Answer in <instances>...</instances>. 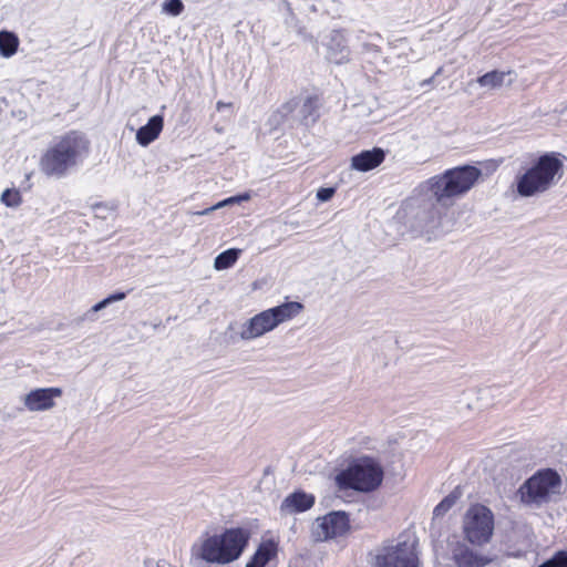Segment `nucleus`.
Masks as SVG:
<instances>
[{
	"label": "nucleus",
	"mask_w": 567,
	"mask_h": 567,
	"mask_svg": "<svg viewBox=\"0 0 567 567\" xmlns=\"http://www.w3.org/2000/svg\"><path fill=\"white\" fill-rule=\"evenodd\" d=\"M234 199H235V203L238 204V203H241V202L250 199V194L249 193H244V194L234 196Z\"/></svg>",
	"instance_id": "32"
},
{
	"label": "nucleus",
	"mask_w": 567,
	"mask_h": 567,
	"mask_svg": "<svg viewBox=\"0 0 567 567\" xmlns=\"http://www.w3.org/2000/svg\"><path fill=\"white\" fill-rule=\"evenodd\" d=\"M442 72H443V66H440V68L434 72L433 76H434V78H436V76L441 75V74H442Z\"/></svg>",
	"instance_id": "36"
},
{
	"label": "nucleus",
	"mask_w": 567,
	"mask_h": 567,
	"mask_svg": "<svg viewBox=\"0 0 567 567\" xmlns=\"http://www.w3.org/2000/svg\"><path fill=\"white\" fill-rule=\"evenodd\" d=\"M164 126L162 115L152 116L148 122L136 132V141L141 146H147L154 142L161 134Z\"/></svg>",
	"instance_id": "17"
},
{
	"label": "nucleus",
	"mask_w": 567,
	"mask_h": 567,
	"mask_svg": "<svg viewBox=\"0 0 567 567\" xmlns=\"http://www.w3.org/2000/svg\"><path fill=\"white\" fill-rule=\"evenodd\" d=\"M240 254L239 249L230 248L220 252L214 260V267L217 270L230 268L238 259Z\"/></svg>",
	"instance_id": "22"
},
{
	"label": "nucleus",
	"mask_w": 567,
	"mask_h": 567,
	"mask_svg": "<svg viewBox=\"0 0 567 567\" xmlns=\"http://www.w3.org/2000/svg\"><path fill=\"white\" fill-rule=\"evenodd\" d=\"M436 204L431 195L421 196L415 188L414 195L403 203L401 214L411 228L422 231L436 225L439 218Z\"/></svg>",
	"instance_id": "8"
},
{
	"label": "nucleus",
	"mask_w": 567,
	"mask_h": 567,
	"mask_svg": "<svg viewBox=\"0 0 567 567\" xmlns=\"http://www.w3.org/2000/svg\"><path fill=\"white\" fill-rule=\"evenodd\" d=\"M453 557L458 567H484L489 563V559L475 554L466 546H460L456 548Z\"/></svg>",
	"instance_id": "18"
},
{
	"label": "nucleus",
	"mask_w": 567,
	"mask_h": 567,
	"mask_svg": "<svg viewBox=\"0 0 567 567\" xmlns=\"http://www.w3.org/2000/svg\"><path fill=\"white\" fill-rule=\"evenodd\" d=\"M384 158L385 152L380 147L365 150L352 156L351 168L359 172H369L381 165Z\"/></svg>",
	"instance_id": "16"
},
{
	"label": "nucleus",
	"mask_w": 567,
	"mask_h": 567,
	"mask_svg": "<svg viewBox=\"0 0 567 567\" xmlns=\"http://www.w3.org/2000/svg\"><path fill=\"white\" fill-rule=\"evenodd\" d=\"M90 142L78 131H70L51 145L40 159V168L47 176L63 177L87 154Z\"/></svg>",
	"instance_id": "3"
},
{
	"label": "nucleus",
	"mask_w": 567,
	"mask_h": 567,
	"mask_svg": "<svg viewBox=\"0 0 567 567\" xmlns=\"http://www.w3.org/2000/svg\"><path fill=\"white\" fill-rule=\"evenodd\" d=\"M434 80H435V78L432 75L431 78L423 80L421 82V86L432 85Z\"/></svg>",
	"instance_id": "35"
},
{
	"label": "nucleus",
	"mask_w": 567,
	"mask_h": 567,
	"mask_svg": "<svg viewBox=\"0 0 567 567\" xmlns=\"http://www.w3.org/2000/svg\"><path fill=\"white\" fill-rule=\"evenodd\" d=\"M277 554V546L272 540L264 542L259 545L251 560L261 567H265Z\"/></svg>",
	"instance_id": "20"
},
{
	"label": "nucleus",
	"mask_w": 567,
	"mask_h": 567,
	"mask_svg": "<svg viewBox=\"0 0 567 567\" xmlns=\"http://www.w3.org/2000/svg\"><path fill=\"white\" fill-rule=\"evenodd\" d=\"M19 47V39L13 32L0 31V54L4 58L12 56Z\"/></svg>",
	"instance_id": "21"
},
{
	"label": "nucleus",
	"mask_w": 567,
	"mask_h": 567,
	"mask_svg": "<svg viewBox=\"0 0 567 567\" xmlns=\"http://www.w3.org/2000/svg\"><path fill=\"white\" fill-rule=\"evenodd\" d=\"M336 193V189L333 187H321L317 192V198L320 202H328L330 200Z\"/></svg>",
	"instance_id": "27"
},
{
	"label": "nucleus",
	"mask_w": 567,
	"mask_h": 567,
	"mask_svg": "<svg viewBox=\"0 0 567 567\" xmlns=\"http://www.w3.org/2000/svg\"><path fill=\"white\" fill-rule=\"evenodd\" d=\"M327 47V59L334 64L348 63L351 59V50L347 39L340 30H333L329 34Z\"/></svg>",
	"instance_id": "14"
},
{
	"label": "nucleus",
	"mask_w": 567,
	"mask_h": 567,
	"mask_svg": "<svg viewBox=\"0 0 567 567\" xmlns=\"http://www.w3.org/2000/svg\"><path fill=\"white\" fill-rule=\"evenodd\" d=\"M494 530V515L489 508L484 505L472 506L464 519L465 538L476 546H482L489 542Z\"/></svg>",
	"instance_id": "9"
},
{
	"label": "nucleus",
	"mask_w": 567,
	"mask_h": 567,
	"mask_svg": "<svg viewBox=\"0 0 567 567\" xmlns=\"http://www.w3.org/2000/svg\"><path fill=\"white\" fill-rule=\"evenodd\" d=\"M383 468L371 456H361L352 461L347 468L336 475V485L341 491L353 489L361 493L375 491L382 483Z\"/></svg>",
	"instance_id": "5"
},
{
	"label": "nucleus",
	"mask_w": 567,
	"mask_h": 567,
	"mask_svg": "<svg viewBox=\"0 0 567 567\" xmlns=\"http://www.w3.org/2000/svg\"><path fill=\"white\" fill-rule=\"evenodd\" d=\"M321 106V97L317 94L307 95L305 97H292L277 110L275 116L279 115L281 120H286L298 111L300 123L305 126H312L320 117Z\"/></svg>",
	"instance_id": "10"
},
{
	"label": "nucleus",
	"mask_w": 567,
	"mask_h": 567,
	"mask_svg": "<svg viewBox=\"0 0 567 567\" xmlns=\"http://www.w3.org/2000/svg\"><path fill=\"white\" fill-rule=\"evenodd\" d=\"M249 533L240 527L228 528L202 542L196 556L209 564H229L240 557L248 544Z\"/></svg>",
	"instance_id": "4"
},
{
	"label": "nucleus",
	"mask_w": 567,
	"mask_h": 567,
	"mask_svg": "<svg viewBox=\"0 0 567 567\" xmlns=\"http://www.w3.org/2000/svg\"><path fill=\"white\" fill-rule=\"evenodd\" d=\"M218 208H219V207L217 206V204H215V205H213V206H210V207H208V208H205V209H203V210H200V212H195V213H193V214H194V215H200V216H204V215H208V214H210L212 212H214V210H216V209H218Z\"/></svg>",
	"instance_id": "31"
},
{
	"label": "nucleus",
	"mask_w": 567,
	"mask_h": 567,
	"mask_svg": "<svg viewBox=\"0 0 567 567\" xmlns=\"http://www.w3.org/2000/svg\"><path fill=\"white\" fill-rule=\"evenodd\" d=\"M560 485L561 478L555 470H540L520 485L517 495L523 504L540 507L549 502L551 494L558 493Z\"/></svg>",
	"instance_id": "7"
},
{
	"label": "nucleus",
	"mask_w": 567,
	"mask_h": 567,
	"mask_svg": "<svg viewBox=\"0 0 567 567\" xmlns=\"http://www.w3.org/2000/svg\"><path fill=\"white\" fill-rule=\"evenodd\" d=\"M1 202L7 207H18L22 203V197L18 189L8 188L2 193Z\"/></svg>",
	"instance_id": "24"
},
{
	"label": "nucleus",
	"mask_w": 567,
	"mask_h": 567,
	"mask_svg": "<svg viewBox=\"0 0 567 567\" xmlns=\"http://www.w3.org/2000/svg\"><path fill=\"white\" fill-rule=\"evenodd\" d=\"M362 49L365 53H380L379 47L373 43H363Z\"/></svg>",
	"instance_id": "29"
},
{
	"label": "nucleus",
	"mask_w": 567,
	"mask_h": 567,
	"mask_svg": "<svg viewBox=\"0 0 567 567\" xmlns=\"http://www.w3.org/2000/svg\"><path fill=\"white\" fill-rule=\"evenodd\" d=\"M125 297H126V293H125V292L120 291V292H115V293L110 295V296H109V297H106L105 299H106L107 303L110 305V303L115 302V301H121V300H123Z\"/></svg>",
	"instance_id": "28"
},
{
	"label": "nucleus",
	"mask_w": 567,
	"mask_h": 567,
	"mask_svg": "<svg viewBox=\"0 0 567 567\" xmlns=\"http://www.w3.org/2000/svg\"><path fill=\"white\" fill-rule=\"evenodd\" d=\"M230 204H236V203H235V199H234V196L228 197V198H226V199H224V200H221V202L217 203V206H218L219 208H221V207L227 206V205H230Z\"/></svg>",
	"instance_id": "33"
},
{
	"label": "nucleus",
	"mask_w": 567,
	"mask_h": 567,
	"mask_svg": "<svg viewBox=\"0 0 567 567\" xmlns=\"http://www.w3.org/2000/svg\"><path fill=\"white\" fill-rule=\"evenodd\" d=\"M231 106V103H225V102H217L216 104V109L217 111H221L224 107H230Z\"/></svg>",
	"instance_id": "34"
},
{
	"label": "nucleus",
	"mask_w": 567,
	"mask_h": 567,
	"mask_svg": "<svg viewBox=\"0 0 567 567\" xmlns=\"http://www.w3.org/2000/svg\"><path fill=\"white\" fill-rule=\"evenodd\" d=\"M377 567H419L414 545L402 542L385 548V553L377 557Z\"/></svg>",
	"instance_id": "11"
},
{
	"label": "nucleus",
	"mask_w": 567,
	"mask_h": 567,
	"mask_svg": "<svg viewBox=\"0 0 567 567\" xmlns=\"http://www.w3.org/2000/svg\"><path fill=\"white\" fill-rule=\"evenodd\" d=\"M349 530L350 520L344 512H331L317 519L316 534L319 538L329 539L344 536Z\"/></svg>",
	"instance_id": "12"
},
{
	"label": "nucleus",
	"mask_w": 567,
	"mask_h": 567,
	"mask_svg": "<svg viewBox=\"0 0 567 567\" xmlns=\"http://www.w3.org/2000/svg\"><path fill=\"white\" fill-rule=\"evenodd\" d=\"M182 0H166L163 3V11L169 16L177 17L184 11Z\"/></svg>",
	"instance_id": "26"
},
{
	"label": "nucleus",
	"mask_w": 567,
	"mask_h": 567,
	"mask_svg": "<svg viewBox=\"0 0 567 567\" xmlns=\"http://www.w3.org/2000/svg\"><path fill=\"white\" fill-rule=\"evenodd\" d=\"M560 154L548 152L537 157L515 178L516 192L520 197L542 195L551 189L564 175Z\"/></svg>",
	"instance_id": "2"
},
{
	"label": "nucleus",
	"mask_w": 567,
	"mask_h": 567,
	"mask_svg": "<svg viewBox=\"0 0 567 567\" xmlns=\"http://www.w3.org/2000/svg\"><path fill=\"white\" fill-rule=\"evenodd\" d=\"M538 567H567V550H558Z\"/></svg>",
	"instance_id": "25"
},
{
	"label": "nucleus",
	"mask_w": 567,
	"mask_h": 567,
	"mask_svg": "<svg viewBox=\"0 0 567 567\" xmlns=\"http://www.w3.org/2000/svg\"><path fill=\"white\" fill-rule=\"evenodd\" d=\"M246 567H261L260 565H257L251 559L247 563Z\"/></svg>",
	"instance_id": "37"
},
{
	"label": "nucleus",
	"mask_w": 567,
	"mask_h": 567,
	"mask_svg": "<svg viewBox=\"0 0 567 567\" xmlns=\"http://www.w3.org/2000/svg\"><path fill=\"white\" fill-rule=\"evenodd\" d=\"M60 388H39L30 391L23 398V404L30 412L48 411L55 406L54 399L62 396Z\"/></svg>",
	"instance_id": "13"
},
{
	"label": "nucleus",
	"mask_w": 567,
	"mask_h": 567,
	"mask_svg": "<svg viewBox=\"0 0 567 567\" xmlns=\"http://www.w3.org/2000/svg\"><path fill=\"white\" fill-rule=\"evenodd\" d=\"M481 175L482 171L475 166H457L420 183L416 192L421 196L431 195L437 205L447 207L455 198L466 194Z\"/></svg>",
	"instance_id": "1"
},
{
	"label": "nucleus",
	"mask_w": 567,
	"mask_h": 567,
	"mask_svg": "<svg viewBox=\"0 0 567 567\" xmlns=\"http://www.w3.org/2000/svg\"><path fill=\"white\" fill-rule=\"evenodd\" d=\"M106 306H109L106 299H103L102 301L95 303L92 308H91V311L92 312H97L102 309H104Z\"/></svg>",
	"instance_id": "30"
},
{
	"label": "nucleus",
	"mask_w": 567,
	"mask_h": 567,
	"mask_svg": "<svg viewBox=\"0 0 567 567\" xmlns=\"http://www.w3.org/2000/svg\"><path fill=\"white\" fill-rule=\"evenodd\" d=\"M303 309L298 301H288L272 307L247 320L239 332L240 339L252 340L274 330L280 323L297 317Z\"/></svg>",
	"instance_id": "6"
},
{
	"label": "nucleus",
	"mask_w": 567,
	"mask_h": 567,
	"mask_svg": "<svg viewBox=\"0 0 567 567\" xmlns=\"http://www.w3.org/2000/svg\"><path fill=\"white\" fill-rule=\"evenodd\" d=\"M315 496L303 491H296L289 494L280 505V512L285 515L302 513L310 509L315 504Z\"/></svg>",
	"instance_id": "15"
},
{
	"label": "nucleus",
	"mask_w": 567,
	"mask_h": 567,
	"mask_svg": "<svg viewBox=\"0 0 567 567\" xmlns=\"http://www.w3.org/2000/svg\"><path fill=\"white\" fill-rule=\"evenodd\" d=\"M509 74H511L509 71L504 72V71L494 70V71L487 72V73L478 76L476 82L482 87H487L491 90L499 89L501 86L504 85L505 79Z\"/></svg>",
	"instance_id": "19"
},
{
	"label": "nucleus",
	"mask_w": 567,
	"mask_h": 567,
	"mask_svg": "<svg viewBox=\"0 0 567 567\" xmlns=\"http://www.w3.org/2000/svg\"><path fill=\"white\" fill-rule=\"evenodd\" d=\"M460 497V493L454 491L445 496L434 508L433 515L440 517L445 515L456 503Z\"/></svg>",
	"instance_id": "23"
}]
</instances>
